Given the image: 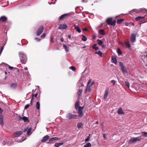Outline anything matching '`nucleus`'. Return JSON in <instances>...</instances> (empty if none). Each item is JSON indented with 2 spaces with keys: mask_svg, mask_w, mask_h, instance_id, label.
Returning a JSON list of instances; mask_svg holds the SVG:
<instances>
[{
  "mask_svg": "<svg viewBox=\"0 0 147 147\" xmlns=\"http://www.w3.org/2000/svg\"><path fill=\"white\" fill-rule=\"evenodd\" d=\"M102 47L104 48L105 47V45H102Z\"/></svg>",
  "mask_w": 147,
  "mask_h": 147,
  "instance_id": "64",
  "label": "nucleus"
},
{
  "mask_svg": "<svg viewBox=\"0 0 147 147\" xmlns=\"http://www.w3.org/2000/svg\"><path fill=\"white\" fill-rule=\"evenodd\" d=\"M91 90V89L90 86L88 85L86 87V89L85 91V92H86L87 91L90 92Z\"/></svg>",
  "mask_w": 147,
  "mask_h": 147,
  "instance_id": "26",
  "label": "nucleus"
},
{
  "mask_svg": "<svg viewBox=\"0 0 147 147\" xmlns=\"http://www.w3.org/2000/svg\"><path fill=\"white\" fill-rule=\"evenodd\" d=\"M111 82L113 84V85L115 84V81L114 80H111Z\"/></svg>",
  "mask_w": 147,
  "mask_h": 147,
  "instance_id": "46",
  "label": "nucleus"
},
{
  "mask_svg": "<svg viewBox=\"0 0 147 147\" xmlns=\"http://www.w3.org/2000/svg\"><path fill=\"white\" fill-rule=\"evenodd\" d=\"M35 40H37L38 41H40V39H38L37 38H35Z\"/></svg>",
  "mask_w": 147,
  "mask_h": 147,
  "instance_id": "55",
  "label": "nucleus"
},
{
  "mask_svg": "<svg viewBox=\"0 0 147 147\" xmlns=\"http://www.w3.org/2000/svg\"><path fill=\"white\" fill-rule=\"evenodd\" d=\"M77 116L76 115H73L71 113L67 114L66 115L68 119H71L72 118L76 119V117Z\"/></svg>",
  "mask_w": 147,
  "mask_h": 147,
  "instance_id": "7",
  "label": "nucleus"
},
{
  "mask_svg": "<svg viewBox=\"0 0 147 147\" xmlns=\"http://www.w3.org/2000/svg\"><path fill=\"white\" fill-rule=\"evenodd\" d=\"M117 113L119 114H124L125 112L123 111L121 108H120L118 110Z\"/></svg>",
  "mask_w": 147,
  "mask_h": 147,
  "instance_id": "17",
  "label": "nucleus"
},
{
  "mask_svg": "<svg viewBox=\"0 0 147 147\" xmlns=\"http://www.w3.org/2000/svg\"><path fill=\"white\" fill-rule=\"evenodd\" d=\"M117 53L118 54V55H121V53L120 50V49L119 48H118L117 49Z\"/></svg>",
  "mask_w": 147,
  "mask_h": 147,
  "instance_id": "40",
  "label": "nucleus"
},
{
  "mask_svg": "<svg viewBox=\"0 0 147 147\" xmlns=\"http://www.w3.org/2000/svg\"><path fill=\"white\" fill-rule=\"evenodd\" d=\"M61 40L62 42L64 41V39L63 38H61Z\"/></svg>",
  "mask_w": 147,
  "mask_h": 147,
  "instance_id": "59",
  "label": "nucleus"
},
{
  "mask_svg": "<svg viewBox=\"0 0 147 147\" xmlns=\"http://www.w3.org/2000/svg\"><path fill=\"white\" fill-rule=\"evenodd\" d=\"M64 143H56L55 144V146L56 147H59L60 146L63 145Z\"/></svg>",
  "mask_w": 147,
  "mask_h": 147,
  "instance_id": "23",
  "label": "nucleus"
},
{
  "mask_svg": "<svg viewBox=\"0 0 147 147\" xmlns=\"http://www.w3.org/2000/svg\"><path fill=\"white\" fill-rule=\"evenodd\" d=\"M94 84V82H93L92 83L90 84L89 86H90V87H91Z\"/></svg>",
  "mask_w": 147,
  "mask_h": 147,
  "instance_id": "61",
  "label": "nucleus"
},
{
  "mask_svg": "<svg viewBox=\"0 0 147 147\" xmlns=\"http://www.w3.org/2000/svg\"><path fill=\"white\" fill-rule=\"evenodd\" d=\"M51 41L52 42H54V41L53 40V37H51Z\"/></svg>",
  "mask_w": 147,
  "mask_h": 147,
  "instance_id": "54",
  "label": "nucleus"
},
{
  "mask_svg": "<svg viewBox=\"0 0 147 147\" xmlns=\"http://www.w3.org/2000/svg\"><path fill=\"white\" fill-rule=\"evenodd\" d=\"M129 24H130L131 25L133 26L134 25V23L132 22H130L129 23Z\"/></svg>",
  "mask_w": 147,
  "mask_h": 147,
  "instance_id": "56",
  "label": "nucleus"
},
{
  "mask_svg": "<svg viewBox=\"0 0 147 147\" xmlns=\"http://www.w3.org/2000/svg\"><path fill=\"white\" fill-rule=\"evenodd\" d=\"M19 56L21 62L25 64L27 61V57L26 54L23 52L20 51L19 53Z\"/></svg>",
  "mask_w": 147,
  "mask_h": 147,
  "instance_id": "1",
  "label": "nucleus"
},
{
  "mask_svg": "<svg viewBox=\"0 0 147 147\" xmlns=\"http://www.w3.org/2000/svg\"><path fill=\"white\" fill-rule=\"evenodd\" d=\"M138 11L136 9H134L130 11L129 13L131 15H133L136 13Z\"/></svg>",
  "mask_w": 147,
  "mask_h": 147,
  "instance_id": "24",
  "label": "nucleus"
},
{
  "mask_svg": "<svg viewBox=\"0 0 147 147\" xmlns=\"http://www.w3.org/2000/svg\"><path fill=\"white\" fill-rule=\"evenodd\" d=\"M136 40V36L134 34H131V41L132 43L135 42Z\"/></svg>",
  "mask_w": 147,
  "mask_h": 147,
  "instance_id": "8",
  "label": "nucleus"
},
{
  "mask_svg": "<svg viewBox=\"0 0 147 147\" xmlns=\"http://www.w3.org/2000/svg\"><path fill=\"white\" fill-rule=\"evenodd\" d=\"M82 92V89H80L78 90V94L79 96H81Z\"/></svg>",
  "mask_w": 147,
  "mask_h": 147,
  "instance_id": "34",
  "label": "nucleus"
},
{
  "mask_svg": "<svg viewBox=\"0 0 147 147\" xmlns=\"http://www.w3.org/2000/svg\"><path fill=\"white\" fill-rule=\"evenodd\" d=\"M90 137L89 136H88L87 138L85 140V142H87V141H89L90 139Z\"/></svg>",
  "mask_w": 147,
  "mask_h": 147,
  "instance_id": "45",
  "label": "nucleus"
},
{
  "mask_svg": "<svg viewBox=\"0 0 147 147\" xmlns=\"http://www.w3.org/2000/svg\"><path fill=\"white\" fill-rule=\"evenodd\" d=\"M123 19H120L118 20L117 21V23L118 24H119L123 22Z\"/></svg>",
  "mask_w": 147,
  "mask_h": 147,
  "instance_id": "36",
  "label": "nucleus"
},
{
  "mask_svg": "<svg viewBox=\"0 0 147 147\" xmlns=\"http://www.w3.org/2000/svg\"><path fill=\"white\" fill-rule=\"evenodd\" d=\"M79 101H78L76 102L75 104V107L76 110H77L79 107Z\"/></svg>",
  "mask_w": 147,
  "mask_h": 147,
  "instance_id": "28",
  "label": "nucleus"
},
{
  "mask_svg": "<svg viewBox=\"0 0 147 147\" xmlns=\"http://www.w3.org/2000/svg\"><path fill=\"white\" fill-rule=\"evenodd\" d=\"M109 93V89H106L105 92V94L104 96V99L105 100L108 96Z\"/></svg>",
  "mask_w": 147,
  "mask_h": 147,
  "instance_id": "14",
  "label": "nucleus"
},
{
  "mask_svg": "<svg viewBox=\"0 0 147 147\" xmlns=\"http://www.w3.org/2000/svg\"><path fill=\"white\" fill-rule=\"evenodd\" d=\"M106 22L109 25L111 26H115L116 24V21H112V18H109L106 19Z\"/></svg>",
  "mask_w": 147,
  "mask_h": 147,
  "instance_id": "4",
  "label": "nucleus"
},
{
  "mask_svg": "<svg viewBox=\"0 0 147 147\" xmlns=\"http://www.w3.org/2000/svg\"><path fill=\"white\" fill-rule=\"evenodd\" d=\"M143 18H144V17H143L139 16H138V17H136L135 18V20L137 21H138L141 19H143Z\"/></svg>",
  "mask_w": 147,
  "mask_h": 147,
  "instance_id": "33",
  "label": "nucleus"
},
{
  "mask_svg": "<svg viewBox=\"0 0 147 147\" xmlns=\"http://www.w3.org/2000/svg\"><path fill=\"white\" fill-rule=\"evenodd\" d=\"M112 62L115 63V64H117V60L116 57L115 56H112Z\"/></svg>",
  "mask_w": 147,
  "mask_h": 147,
  "instance_id": "18",
  "label": "nucleus"
},
{
  "mask_svg": "<svg viewBox=\"0 0 147 147\" xmlns=\"http://www.w3.org/2000/svg\"><path fill=\"white\" fill-rule=\"evenodd\" d=\"M3 117L2 113H0V124L3 125Z\"/></svg>",
  "mask_w": 147,
  "mask_h": 147,
  "instance_id": "13",
  "label": "nucleus"
},
{
  "mask_svg": "<svg viewBox=\"0 0 147 147\" xmlns=\"http://www.w3.org/2000/svg\"><path fill=\"white\" fill-rule=\"evenodd\" d=\"M69 68L71 69L73 71H75L76 70V67L73 66L70 67Z\"/></svg>",
  "mask_w": 147,
  "mask_h": 147,
  "instance_id": "44",
  "label": "nucleus"
},
{
  "mask_svg": "<svg viewBox=\"0 0 147 147\" xmlns=\"http://www.w3.org/2000/svg\"><path fill=\"white\" fill-rule=\"evenodd\" d=\"M125 85L128 88H129L130 86V84L128 82H125Z\"/></svg>",
  "mask_w": 147,
  "mask_h": 147,
  "instance_id": "43",
  "label": "nucleus"
},
{
  "mask_svg": "<svg viewBox=\"0 0 147 147\" xmlns=\"http://www.w3.org/2000/svg\"><path fill=\"white\" fill-rule=\"evenodd\" d=\"M95 54H98L100 56L102 57V53L100 51H98V52H96L95 53Z\"/></svg>",
  "mask_w": 147,
  "mask_h": 147,
  "instance_id": "41",
  "label": "nucleus"
},
{
  "mask_svg": "<svg viewBox=\"0 0 147 147\" xmlns=\"http://www.w3.org/2000/svg\"><path fill=\"white\" fill-rule=\"evenodd\" d=\"M97 42L98 44L99 45H101L103 43V42L101 41V40L99 39H98L97 40Z\"/></svg>",
  "mask_w": 147,
  "mask_h": 147,
  "instance_id": "37",
  "label": "nucleus"
},
{
  "mask_svg": "<svg viewBox=\"0 0 147 147\" xmlns=\"http://www.w3.org/2000/svg\"><path fill=\"white\" fill-rule=\"evenodd\" d=\"M40 104L39 102H37L36 104V107L38 110L39 109Z\"/></svg>",
  "mask_w": 147,
  "mask_h": 147,
  "instance_id": "35",
  "label": "nucleus"
},
{
  "mask_svg": "<svg viewBox=\"0 0 147 147\" xmlns=\"http://www.w3.org/2000/svg\"><path fill=\"white\" fill-rule=\"evenodd\" d=\"M84 125V123L82 122H80L77 124V126L79 128H80L82 127Z\"/></svg>",
  "mask_w": 147,
  "mask_h": 147,
  "instance_id": "22",
  "label": "nucleus"
},
{
  "mask_svg": "<svg viewBox=\"0 0 147 147\" xmlns=\"http://www.w3.org/2000/svg\"><path fill=\"white\" fill-rule=\"evenodd\" d=\"M70 14L69 13L64 14L61 16L59 18V20H61L64 19L66 16H69Z\"/></svg>",
  "mask_w": 147,
  "mask_h": 147,
  "instance_id": "12",
  "label": "nucleus"
},
{
  "mask_svg": "<svg viewBox=\"0 0 147 147\" xmlns=\"http://www.w3.org/2000/svg\"><path fill=\"white\" fill-rule=\"evenodd\" d=\"M126 45L127 46V47H128L129 49H131V45L128 41H126L125 42Z\"/></svg>",
  "mask_w": 147,
  "mask_h": 147,
  "instance_id": "21",
  "label": "nucleus"
},
{
  "mask_svg": "<svg viewBox=\"0 0 147 147\" xmlns=\"http://www.w3.org/2000/svg\"><path fill=\"white\" fill-rule=\"evenodd\" d=\"M28 129V127H27L26 128H25L23 130V131L24 132H26L27 131Z\"/></svg>",
  "mask_w": 147,
  "mask_h": 147,
  "instance_id": "49",
  "label": "nucleus"
},
{
  "mask_svg": "<svg viewBox=\"0 0 147 147\" xmlns=\"http://www.w3.org/2000/svg\"><path fill=\"white\" fill-rule=\"evenodd\" d=\"M142 139L141 137L139 136L136 138H132L128 142V143L129 144H131L137 141H139Z\"/></svg>",
  "mask_w": 147,
  "mask_h": 147,
  "instance_id": "3",
  "label": "nucleus"
},
{
  "mask_svg": "<svg viewBox=\"0 0 147 147\" xmlns=\"http://www.w3.org/2000/svg\"><path fill=\"white\" fill-rule=\"evenodd\" d=\"M44 27L43 26H41L37 30L36 32V35L39 36L41 34L44 30Z\"/></svg>",
  "mask_w": 147,
  "mask_h": 147,
  "instance_id": "6",
  "label": "nucleus"
},
{
  "mask_svg": "<svg viewBox=\"0 0 147 147\" xmlns=\"http://www.w3.org/2000/svg\"><path fill=\"white\" fill-rule=\"evenodd\" d=\"M46 35V34L45 33H44L41 36V38H44L45 37Z\"/></svg>",
  "mask_w": 147,
  "mask_h": 147,
  "instance_id": "47",
  "label": "nucleus"
},
{
  "mask_svg": "<svg viewBox=\"0 0 147 147\" xmlns=\"http://www.w3.org/2000/svg\"><path fill=\"white\" fill-rule=\"evenodd\" d=\"M68 37L69 39H70L71 38V35L70 34L68 36Z\"/></svg>",
  "mask_w": 147,
  "mask_h": 147,
  "instance_id": "62",
  "label": "nucleus"
},
{
  "mask_svg": "<svg viewBox=\"0 0 147 147\" xmlns=\"http://www.w3.org/2000/svg\"><path fill=\"white\" fill-rule=\"evenodd\" d=\"M67 28V25L65 24H61L59 25V29H64Z\"/></svg>",
  "mask_w": 147,
  "mask_h": 147,
  "instance_id": "9",
  "label": "nucleus"
},
{
  "mask_svg": "<svg viewBox=\"0 0 147 147\" xmlns=\"http://www.w3.org/2000/svg\"><path fill=\"white\" fill-rule=\"evenodd\" d=\"M8 66H9L8 67H9V69H10V70H12L13 69V67H11L9 65H8Z\"/></svg>",
  "mask_w": 147,
  "mask_h": 147,
  "instance_id": "52",
  "label": "nucleus"
},
{
  "mask_svg": "<svg viewBox=\"0 0 147 147\" xmlns=\"http://www.w3.org/2000/svg\"><path fill=\"white\" fill-rule=\"evenodd\" d=\"M7 20V18L4 16H2L0 18V20L3 22H6Z\"/></svg>",
  "mask_w": 147,
  "mask_h": 147,
  "instance_id": "16",
  "label": "nucleus"
},
{
  "mask_svg": "<svg viewBox=\"0 0 147 147\" xmlns=\"http://www.w3.org/2000/svg\"><path fill=\"white\" fill-rule=\"evenodd\" d=\"M88 0H82V2H87Z\"/></svg>",
  "mask_w": 147,
  "mask_h": 147,
  "instance_id": "57",
  "label": "nucleus"
},
{
  "mask_svg": "<svg viewBox=\"0 0 147 147\" xmlns=\"http://www.w3.org/2000/svg\"><path fill=\"white\" fill-rule=\"evenodd\" d=\"M22 133L21 131H16L13 134L14 137H17L20 135Z\"/></svg>",
  "mask_w": 147,
  "mask_h": 147,
  "instance_id": "10",
  "label": "nucleus"
},
{
  "mask_svg": "<svg viewBox=\"0 0 147 147\" xmlns=\"http://www.w3.org/2000/svg\"><path fill=\"white\" fill-rule=\"evenodd\" d=\"M78 111V113L80 117H82L83 115V113L82 110L81 109H78L77 110Z\"/></svg>",
  "mask_w": 147,
  "mask_h": 147,
  "instance_id": "15",
  "label": "nucleus"
},
{
  "mask_svg": "<svg viewBox=\"0 0 147 147\" xmlns=\"http://www.w3.org/2000/svg\"><path fill=\"white\" fill-rule=\"evenodd\" d=\"M103 137L105 140H106L107 139V137H106V135L105 134H103Z\"/></svg>",
  "mask_w": 147,
  "mask_h": 147,
  "instance_id": "50",
  "label": "nucleus"
},
{
  "mask_svg": "<svg viewBox=\"0 0 147 147\" xmlns=\"http://www.w3.org/2000/svg\"><path fill=\"white\" fill-rule=\"evenodd\" d=\"M17 86V84L16 83H13L11 84V87L12 88H16Z\"/></svg>",
  "mask_w": 147,
  "mask_h": 147,
  "instance_id": "42",
  "label": "nucleus"
},
{
  "mask_svg": "<svg viewBox=\"0 0 147 147\" xmlns=\"http://www.w3.org/2000/svg\"><path fill=\"white\" fill-rule=\"evenodd\" d=\"M99 33L100 34L102 35H105L104 30L103 29L100 30Z\"/></svg>",
  "mask_w": 147,
  "mask_h": 147,
  "instance_id": "25",
  "label": "nucleus"
},
{
  "mask_svg": "<svg viewBox=\"0 0 147 147\" xmlns=\"http://www.w3.org/2000/svg\"><path fill=\"white\" fill-rule=\"evenodd\" d=\"M24 69L26 70H28V68L27 67H25L24 68Z\"/></svg>",
  "mask_w": 147,
  "mask_h": 147,
  "instance_id": "63",
  "label": "nucleus"
},
{
  "mask_svg": "<svg viewBox=\"0 0 147 147\" xmlns=\"http://www.w3.org/2000/svg\"><path fill=\"white\" fill-rule=\"evenodd\" d=\"M49 136L48 135L44 136L42 140L41 141L42 142H44L45 141L48 140L49 138Z\"/></svg>",
  "mask_w": 147,
  "mask_h": 147,
  "instance_id": "11",
  "label": "nucleus"
},
{
  "mask_svg": "<svg viewBox=\"0 0 147 147\" xmlns=\"http://www.w3.org/2000/svg\"><path fill=\"white\" fill-rule=\"evenodd\" d=\"M82 40V41H86L87 40V38L86 37V36L84 35H83Z\"/></svg>",
  "mask_w": 147,
  "mask_h": 147,
  "instance_id": "38",
  "label": "nucleus"
},
{
  "mask_svg": "<svg viewBox=\"0 0 147 147\" xmlns=\"http://www.w3.org/2000/svg\"><path fill=\"white\" fill-rule=\"evenodd\" d=\"M92 146L91 144L88 142L84 146V147H90Z\"/></svg>",
  "mask_w": 147,
  "mask_h": 147,
  "instance_id": "32",
  "label": "nucleus"
},
{
  "mask_svg": "<svg viewBox=\"0 0 147 147\" xmlns=\"http://www.w3.org/2000/svg\"><path fill=\"white\" fill-rule=\"evenodd\" d=\"M91 80H89L88 82V85L89 84L91 83Z\"/></svg>",
  "mask_w": 147,
  "mask_h": 147,
  "instance_id": "53",
  "label": "nucleus"
},
{
  "mask_svg": "<svg viewBox=\"0 0 147 147\" xmlns=\"http://www.w3.org/2000/svg\"><path fill=\"white\" fill-rule=\"evenodd\" d=\"M63 47L65 49V51L67 52H68L69 51V50L67 46L65 45H63Z\"/></svg>",
  "mask_w": 147,
  "mask_h": 147,
  "instance_id": "30",
  "label": "nucleus"
},
{
  "mask_svg": "<svg viewBox=\"0 0 147 147\" xmlns=\"http://www.w3.org/2000/svg\"><path fill=\"white\" fill-rule=\"evenodd\" d=\"M119 64L120 66L121 71L124 75H127V71L125 67L123 65V63L121 62H119Z\"/></svg>",
  "mask_w": 147,
  "mask_h": 147,
  "instance_id": "2",
  "label": "nucleus"
},
{
  "mask_svg": "<svg viewBox=\"0 0 147 147\" xmlns=\"http://www.w3.org/2000/svg\"><path fill=\"white\" fill-rule=\"evenodd\" d=\"M6 143L8 145H10L11 144L10 142H8L7 141L6 142Z\"/></svg>",
  "mask_w": 147,
  "mask_h": 147,
  "instance_id": "58",
  "label": "nucleus"
},
{
  "mask_svg": "<svg viewBox=\"0 0 147 147\" xmlns=\"http://www.w3.org/2000/svg\"><path fill=\"white\" fill-rule=\"evenodd\" d=\"M74 28L79 33H80L81 30L78 26L74 25Z\"/></svg>",
  "mask_w": 147,
  "mask_h": 147,
  "instance_id": "20",
  "label": "nucleus"
},
{
  "mask_svg": "<svg viewBox=\"0 0 147 147\" xmlns=\"http://www.w3.org/2000/svg\"><path fill=\"white\" fill-rule=\"evenodd\" d=\"M96 45V44H94L92 47V49H94L96 50H98L99 49V48L98 47H97Z\"/></svg>",
  "mask_w": 147,
  "mask_h": 147,
  "instance_id": "27",
  "label": "nucleus"
},
{
  "mask_svg": "<svg viewBox=\"0 0 147 147\" xmlns=\"http://www.w3.org/2000/svg\"><path fill=\"white\" fill-rule=\"evenodd\" d=\"M84 108V107H81V106H79L78 109H81V110H82V109Z\"/></svg>",
  "mask_w": 147,
  "mask_h": 147,
  "instance_id": "51",
  "label": "nucleus"
},
{
  "mask_svg": "<svg viewBox=\"0 0 147 147\" xmlns=\"http://www.w3.org/2000/svg\"><path fill=\"white\" fill-rule=\"evenodd\" d=\"M32 129V128L31 127H30L29 129L28 128V129L26 133L27 135H29L31 134L30 133Z\"/></svg>",
  "mask_w": 147,
  "mask_h": 147,
  "instance_id": "31",
  "label": "nucleus"
},
{
  "mask_svg": "<svg viewBox=\"0 0 147 147\" xmlns=\"http://www.w3.org/2000/svg\"><path fill=\"white\" fill-rule=\"evenodd\" d=\"M37 93L35 94H34H34H32V98L31 100V101H30V103H31V104H32V100L33 99L34 96H35V97L36 98V96H37Z\"/></svg>",
  "mask_w": 147,
  "mask_h": 147,
  "instance_id": "29",
  "label": "nucleus"
},
{
  "mask_svg": "<svg viewBox=\"0 0 147 147\" xmlns=\"http://www.w3.org/2000/svg\"><path fill=\"white\" fill-rule=\"evenodd\" d=\"M142 135L143 136L145 137H147V132L144 131L142 132Z\"/></svg>",
  "mask_w": 147,
  "mask_h": 147,
  "instance_id": "39",
  "label": "nucleus"
},
{
  "mask_svg": "<svg viewBox=\"0 0 147 147\" xmlns=\"http://www.w3.org/2000/svg\"><path fill=\"white\" fill-rule=\"evenodd\" d=\"M87 30H88V29L87 28H85L83 29V30L84 31H87Z\"/></svg>",
  "mask_w": 147,
  "mask_h": 147,
  "instance_id": "60",
  "label": "nucleus"
},
{
  "mask_svg": "<svg viewBox=\"0 0 147 147\" xmlns=\"http://www.w3.org/2000/svg\"><path fill=\"white\" fill-rule=\"evenodd\" d=\"M60 138H58L57 137H53L50 139L49 142H47V143L48 144L53 143L55 140H60Z\"/></svg>",
  "mask_w": 147,
  "mask_h": 147,
  "instance_id": "5",
  "label": "nucleus"
},
{
  "mask_svg": "<svg viewBox=\"0 0 147 147\" xmlns=\"http://www.w3.org/2000/svg\"><path fill=\"white\" fill-rule=\"evenodd\" d=\"M30 106V105L29 104H27L26 105L25 107H24V109H26L27 108H28Z\"/></svg>",
  "mask_w": 147,
  "mask_h": 147,
  "instance_id": "48",
  "label": "nucleus"
},
{
  "mask_svg": "<svg viewBox=\"0 0 147 147\" xmlns=\"http://www.w3.org/2000/svg\"><path fill=\"white\" fill-rule=\"evenodd\" d=\"M19 118L20 119H22L24 122H27L28 121V119L27 117L24 116L22 117L20 116H19Z\"/></svg>",
  "mask_w": 147,
  "mask_h": 147,
  "instance_id": "19",
  "label": "nucleus"
}]
</instances>
